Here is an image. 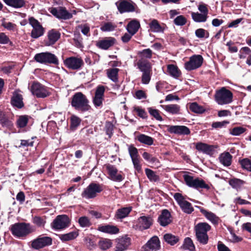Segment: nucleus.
I'll use <instances>...</instances> for the list:
<instances>
[{
  "label": "nucleus",
  "mask_w": 251,
  "mask_h": 251,
  "mask_svg": "<svg viewBox=\"0 0 251 251\" xmlns=\"http://www.w3.org/2000/svg\"><path fill=\"white\" fill-rule=\"evenodd\" d=\"M116 246L115 251H124L129 246L130 239L126 236L120 237L116 239Z\"/></svg>",
  "instance_id": "aec40b11"
},
{
  "label": "nucleus",
  "mask_w": 251,
  "mask_h": 251,
  "mask_svg": "<svg viewBox=\"0 0 251 251\" xmlns=\"http://www.w3.org/2000/svg\"><path fill=\"white\" fill-rule=\"evenodd\" d=\"M196 148L198 151H202L209 155L213 154L215 149V147L213 145H209L201 142L197 143Z\"/></svg>",
  "instance_id": "393cba45"
},
{
  "label": "nucleus",
  "mask_w": 251,
  "mask_h": 251,
  "mask_svg": "<svg viewBox=\"0 0 251 251\" xmlns=\"http://www.w3.org/2000/svg\"><path fill=\"white\" fill-rule=\"evenodd\" d=\"M167 69L169 74L175 78H177L180 75V72L176 66L169 65Z\"/></svg>",
  "instance_id": "a19ab883"
},
{
  "label": "nucleus",
  "mask_w": 251,
  "mask_h": 251,
  "mask_svg": "<svg viewBox=\"0 0 251 251\" xmlns=\"http://www.w3.org/2000/svg\"><path fill=\"white\" fill-rule=\"evenodd\" d=\"M160 106L166 111L172 114H179L180 109L179 105L175 104L161 105Z\"/></svg>",
  "instance_id": "7c9ffc66"
},
{
  "label": "nucleus",
  "mask_w": 251,
  "mask_h": 251,
  "mask_svg": "<svg viewBox=\"0 0 251 251\" xmlns=\"http://www.w3.org/2000/svg\"><path fill=\"white\" fill-rule=\"evenodd\" d=\"M183 176L186 184L190 187L197 189L204 188L208 190L210 189V186L202 179L198 178H194L193 176L186 174L184 175Z\"/></svg>",
  "instance_id": "423d86ee"
},
{
  "label": "nucleus",
  "mask_w": 251,
  "mask_h": 251,
  "mask_svg": "<svg viewBox=\"0 0 251 251\" xmlns=\"http://www.w3.org/2000/svg\"><path fill=\"white\" fill-rule=\"evenodd\" d=\"M88 102L85 96L81 92H78L73 96L71 104L76 110L86 111L90 108Z\"/></svg>",
  "instance_id": "7ed1b4c3"
},
{
  "label": "nucleus",
  "mask_w": 251,
  "mask_h": 251,
  "mask_svg": "<svg viewBox=\"0 0 251 251\" xmlns=\"http://www.w3.org/2000/svg\"><path fill=\"white\" fill-rule=\"evenodd\" d=\"M168 131L171 133L181 135H188L190 131L189 129L184 126H168Z\"/></svg>",
  "instance_id": "412c9836"
},
{
  "label": "nucleus",
  "mask_w": 251,
  "mask_h": 251,
  "mask_svg": "<svg viewBox=\"0 0 251 251\" xmlns=\"http://www.w3.org/2000/svg\"><path fill=\"white\" fill-rule=\"evenodd\" d=\"M140 27L139 22L135 20L130 22L127 25L126 29L128 32L135 34Z\"/></svg>",
  "instance_id": "473e14b6"
},
{
  "label": "nucleus",
  "mask_w": 251,
  "mask_h": 251,
  "mask_svg": "<svg viewBox=\"0 0 251 251\" xmlns=\"http://www.w3.org/2000/svg\"><path fill=\"white\" fill-rule=\"evenodd\" d=\"M33 222L38 226H44L45 224L46 221L42 217H40L39 216H35L33 218Z\"/></svg>",
  "instance_id": "052dcab7"
},
{
  "label": "nucleus",
  "mask_w": 251,
  "mask_h": 251,
  "mask_svg": "<svg viewBox=\"0 0 251 251\" xmlns=\"http://www.w3.org/2000/svg\"><path fill=\"white\" fill-rule=\"evenodd\" d=\"M203 60L201 55H194L185 63V68L188 71L195 70L201 66Z\"/></svg>",
  "instance_id": "f8f14e48"
},
{
  "label": "nucleus",
  "mask_w": 251,
  "mask_h": 251,
  "mask_svg": "<svg viewBox=\"0 0 251 251\" xmlns=\"http://www.w3.org/2000/svg\"><path fill=\"white\" fill-rule=\"evenodd\" d=\"M211 229V226L206 223H198L195 226L196 236L197 240L203 245H206L208 241L207 232Z\"/></svg>",
  "instance_id": "f03ea898"
},
{
  "label": "nucleus",
  "mask_w": 251,
  "mask_h": 251,
  "mask_svg": "<svg viewBox=\"0 0 251 251\" xmlns=\"http://www.w3.org/2000/svg\"><path fill=\"white\" fill-rule=\"evenodd\" d=\"M138 140L141 143L151 146L153 144V139L148 135L141 134L137 136Z\"/></svg>",
  "instance_id": "c9c22d12"
},
{
  "label": "nucleus",
  "mask_w": 251,
  "mask_h": 251,
  "mask_svg": "<svg viewBox=\"0 0 251 251\" xmlns=\"http://www.w3.org/2000/svg\"><path fill=\"white\" fill-rule=\"evenodd\" d=\"M52 241V239L50 237H39L32 242L31 246L34 249L39 250L51 245Z\"/></svg>",
  "instance_id": "4468645a"
},
{
  "label": "nucleus",
  "mask_w": 251,
  "mask_h": 251,
  "mask_svg": "<svg viewBox=\"0 0 251 251\" xmlns=\"http://www.w3.org/2000/svg\"><path fill=\"white\" fill-rule=\"evenodd\" d=\"M119 69L117 68H111L107 70L108 77L113 82L118 81V73Z\"/></svg>",
  "instance_id": "58836bf2"
},
{
  "label": "nucleus",
  "mask_w": 251,
  "mask_h": 251,
  "mask_svg": "<svg viewBox=\"0 0 251 251\" xmlns=\"http://www.w3.org/2000/svg\"><path fill=\"white\" fill-rule=\"evenodd\" d=\"M29 23L33 27L31 36L33 38H38L44 34V30L39 22L33 17L29 18Z\"/></svg>",
  "instance_id": "ddd939ff"
},
{
  "label": "nucleus",
  "mask_w": 251,
  "mask_h": 251,
  "mask_svg": "<svg viewBox=\"0 0 251 251\" xmlns=\"http://www.w3.org/2000/svg\"><path fill=\"white\" fill-rule=\"evenodd\" d=\"M5 3L14 8H21L25 4V0H3Z\"/></svg>",
  "instance_id": "4c0bfd02"
},
{
  "label": "nucleus",
  "mask_w": 251,
  "mask_h": 251,
  "mask_svg": "<svg viewBox=\"0 0 251 251\" xmlns=\"http://www.w3.org/2000/svg\"><path fill=\"white\" fill-rule=\"evenodd\" d=\"M251 54V50L248 47H243L240 50L239 57L240 58H245L246 55H249Z\"/></svg>",
  "instance_id": "13d9d810"
},
{
  "label": "nucleus",
  "mask_w": 251,
  "mask_h": 251,
  "mask_svg": "<svg viewBox=\"0 0 251 251\" xmlns=\"http://www.w3.org/2000/svg\"><path fill=\"white\" fill-rule=\"evenodd\" d=\"M32 93L38 98H45L49 96V93L47 89L39 83H33L31 88Z\"/></svg>",
  "instance_id": "f3484780"
},
{
  "label": "nucleus",
  "mask_w": 251,
  "mask_h": 251,
  "mask_svg": "<svg viewBox=\"0 0 251 251\" xmlns=\"http://www.w3.org/2000/svg\"><path fill=\"white\" fill-rule=\"evenodd\" d=\"M10 230L13 236L20 238L26 236L34 229L29 223H17L11 226Z\"/></svg>",
  "instance_id": "f257e3e1"
},
{
  "label": "nucleus",
  "mask_w": 251,
  "mask_h": 251,
  "mask_svg": "<svg viewBox=\"0 0 251 251\" xmlns=\"http://www.w3.org/2000/svg\"><path fill=\"white\" fill-rule=\"evenodd\" d=\"M115 40L112 37L106 38L97 42V46L103 50H107L112 46L115 43Z\"/></svg>",
  "instance_id": "bb28decb"
},
{
  "label": "nucleus",
  "mask_w": 251,
  "mask_h": 251,
  "mask_svg": "<svg viewBox=\"0 0 251 251\" xmlns=\"http://www.w3.org/2000/svg\"><path fill=\"white\" fill-rule=\"evenodd\" d=\"M174 22L176 25L182 26L186 24V19L182 15L178 16L174 19Z\"/></svg>",
  "instance_id": "4d7b16f0"
},
{
  "label": "nucleus",
  "mask_w": 251,
  "mask_h": 251,
  "mask_svg": "<svg viewBox=\"0 0 251 251\" xmlns=\"http://www.w3.org/2000/svg\"><path fill=\"white\" fill-rule=\"evenodd\" d=\"M78 223L80 226L82 227H89L91 225V223L88 217L82 216L79 218Z\"/></svg>",
  "instance_id": "8fccbe9b"
},
{
  "label": "nucleus",
  "mask_w": 251,
  "mask_h": 251,
  "mask_svg": "<svg viewBox=\"0 0 251 251\" xmlns=\"http://www.w3.org/2000/svg\"><path fill=\"white\" fill-rule=\"evenodd\" d=\"M151 80V72L143 73L142 82L143 83L148 84Z\"/></svg>",
  "instance_id": "69168bd1"
},
{
  "label": "nucleus",
  "mask_w": 251,
  "mask_h": 251,
  "mask_svg": "<svg viewBox=\"0 0 251 251\" xmlns=\"http://www.w3.org/2000/svg\"><path fill=\"white\" fill-rule=\"evenodd\" d=\"M50 12L58 19L67 20L71 18L72 15L63 7H52Z\"/></svg>",
  "instance_id": "2eb2a0df"
},
{
  "label": "nucleus",
  "mask_w": 251,
  "mask_h": 251,
  "mask_svg": "<svg viewBox=\"0 0 251 251\" xmlns=\"http://www.w3.org/2000/svg\"><path fill=\"white\" fill-rule=\"evenodd\" d=\"M174 198L184 213L191 214L194 211L191 203L186 201L181 194L176 193L174 194Z\"/></svg>",
  "instance_id": "9d476101"
},
{
  "label": "nucleus",
  "mask_w": 251,
  "mask_h": 251,
  "mask_svg": "<svg viewBox=\"0 0 251 251\" xmlns=\"http://www.w3.org/2000/svg\"><path fill=\"white\" fill-rule=\"evenodd\" d=\"M219 162L225 166H229L231 163V158H218Z\"/></svg>",
  "instance_id": "338daca9"
},
{
  "label": "nucleus",
  "mask_w": 251,
  "mask_h": 251,
  "mask_svg": "<svg viewBox=\"0 0 251 251\" xmlns=\"http://www.w3.org/2000/svg\"><path fill=\"white\" fill-rule=\"evenodd\" d=\"M139 54L142 57L141 59L144 58H151L152 56V52L150 49H145L139 52Z\"/></svg>",
  "instance_id": "bf43d9fd"
},
{
  "label": "nucleus",
  "mask_w": 251,
  "mask_h": 251,
  "mask_svg": "<svg viewBox=\"0 0 251 251\" xmlns=\"http://www.w3.org/2000/svg\"><path fill=\"white\" fill-rule=\"evenodd\" d=\"M99 245L101 250H106L111 247L112 242L110 239H104L100 240L99 243Z\"/></svg>",
  "instance_id": "a18cd8bd"
},
{
  "label": "nucleus",
  "mask_w": 251,
  "mask_h": 251,
  "mask_svg": "<svg viewBox=\"0 0 251 251\" xmlns=\"http://www.w3.org/2000/svg\"><path fill=\"white\" fill-rule=\"evenodd\" d=\"M229 184L233 188L238 189L245 184V181L239 178H233L229 179Z\"/></svg>",
  "instance_id": "ea45409f"
},
{
  "label": "nucleus",
  "mask_w": 251,
  "mask_h": 251,
  "mask_svg": "<svg viewBox=\"0 0 251 251\" xmlns=\"http://www.w3.org/2000/svg\"><path fill=\"white\" fill-rule=\"evenodd\" d=\"M28 122V118L26 116H21L19 117L17 121V123L19 127H25Z\"/></svg>",
  "instance_id": "5fc2aeb1"
},
{
  "label": "nucleus",
  "mask_w": 251,
  "mask_h": 251,
  "mask_svg": "<svg viewBox=\"0 0 251 251\" xmlns=\"http://www.w3.org/2000/svg\"><path fill=\"white\" fill-rule=\"evenodd\" d=\"M11 103L13 106L19 108H21L24 106L23 97L20 91L17 90L14 92L11 100Z\"/></svg>",
  "instance_id": "cd10ccee"
},
{
  "label": "nucleus",
  "mask_w": 251,
  "mask_h": 251,
  "mask_svg": "<svg viewBox=\"0 0 251 251\" xmlns=\"http://www.w3.org/2000/svg\"><path fill=\"white\" fill-rule=\"evenodd\" d=\"M149 165L152 168H157L160 166L161 164L157 158H145Z\"/></svg>",
  "instance_id": "3c124183"
},
{
  "label": "nucleus",
  "mask_w": 251,
  "mask_h": 251,
  "mask_svg": "<svg viewBox=\"0 0 251 251\" xmlns=\"http://www.w3.org/2000/svg\"><path fill=\"white\" fill-rule=\"evenodd\" d=\"M70 224L71 220L67 215H60L53 220L50 226L55 230H62L68 227Z\"/></svg>",
  "instance_id": "39448f33"
},
{
  "label": "nucleus",
  "mask_w": 251,
  "mask_h": 251,
  "mask_svg": "<svg viewBox=\"0 0 251 251\" xmlns=\"http://www.w3.org/2000/svg\"><path fill=\"white\" fill-rule=\"evenodd\" d=\"M115 4L120 13L133 12L136 6L131 0H119Z\"/></svg>",
  "instance_id": "9b49d317"
},
{
  "label": "nucleus",
  "mask_w": 251,
  "mask_h": 251,
  "mask_svg": "<svg viewBox=\"0 0 251 251\" xmlns=\"http://www.w3.org/2000/svg\"><path fill=\"white\" fill-rule=\"evenodd\" d=\"M242 167L248 171L251 172V159L245 158L240 161Z\"/></svg>",
  "instance_id": "09e8293b"
},
{
  "label": "nucleus",
  "mask_w": 251,
  "mask_h": 251,
  "mask_svg": "<svg viewBox=\"0 0 251 251\" xmlns=\"http://www.w3.org/2000/svg\"><path fill=\"white\" fill-rule=\"evenodd\" d=\"M164 240L169 244L173 246L179 241V237L171 233H166L164 235Z\"/></svg>",
  "instance_id": "f704fd0d"
},
{
  "label": "nucleus",
  "mask_w": 251,
  "mask_h": 251,
  "mask_svg": "<svg viewBox=\"0 0 251 251\" xmlns=\"http://www.w3.org/2000/svg\"><path fill=\"white\" fill-rule=\"evenodd\" d=\"M99 231L109 234H116L119 232V228L112 225H100L98 227Z\"/></svg>",
  "instance_id": "b1692460"
},
{
  "label": "nucleus",
  "mask_w": 251,
  "mask_h": 251,
  "mask_svg": "<svg viewBox=\"0 0 251 251\" xmlns=\"http://www.w3.org/2000/svg\"><path fill=\"white\" fill-rule=\"evenodd\" d=\"M105 88L103 86H98L96 89L93 103L96 106H100L102 104L103 100Z\"/></svg>",
  "instance_id": "6ab92c4d"
},
{
  "label": "nucleus",
  "mask_w": 251,
  "mask_h": 251,
  "mask_svg": "<svg viewBox=\"0 0 251 251\" xmlns=\"http://www.w3.org/2000/svg\"><path fill=\"white\" fill-rule=\"evenodd\" d=\"M160 248V241L157 236L151 237L143 247L145 251H157Z\"/></svg>",
  "instance_id": "dca6fc26"
},
{
  "label": "nucleus",
  "mask_w": 251,
  "mask_h": 251,
  "mask_svg": "<svg viewBox=\"0 0 251 251\" xmlns=\"http://www.w3.org/2000/svg\"><path fill=\"white\" fill-rule=\"evenodd\" d=\"M246 131V129L241 126H236L230 129L229 133L233 136H239Z\"/></svg>",
  "instance_id": "de8ad7c7"
},
{
  "label": "nucleus",
  "mask_w": 251,
  "mask_h": 251,
  "mask_svg": "<svg viewBox=\"0 0 251 251\" xmlns=\"http://www.w3.org/2000/svg\"><path fill=\"white\" fill-rule=\"evenodd\" d=\"M65 65L72 70L79 69L83 64V61L79 58L70 57L64 60Z\"/></svg>",
  "instance_id": "a211bd4d"
},
{
  "label": "nucleus",
  "mask_w": 251,
  "mask_h": 251,
  "mask_svg": "<svg viewBox=\"0 0 251 251\" xmlns=\"http://www.w3.org/2000/svg\"><path fill=\"white\" fill-rule=\"evenodd\" d=\"M108 178L111 180L115 182H121L124 178V175L122 171H119L116 167L114 165L106 164L104 165Z\"/></svg>",
  "instance_id": "0eeeda50"
},
{
  "label": "nucleus",
  "mask_w": 251,
  "mask_h": 251,
  "mask_svg": "<svg viewBox=\"0 0 251 251\" xmlns=\"http://www.w3.org/2000/svg\"><path fill=\"white\" fill-rule=\"evenodd\" d=\"M148 111L150 114L154 117L157 120L161 121L162 118L160 115L159 112L157 110L153 109L152 108H149Z\"/></svg>",
  "instance_id": "680f3d73"
},
{
  "label": "nucleus",
  "mask_w": 251,
  "mask_h": 251,
  "mask_svg": "<svg viewBox=\"0 0 251 251\" xmlns=\"http://www.w3.org/2000/svg\"><path fill=\"white\" fill-rule=\"evenodd\" d=\"M146 174L148 178L151 181L156 182L159 180V176L156 175L155 173L151 169H146L145 170Z\"/></svg>",
  "instance_id": "c03bdc74"
},
{
  "label": "nucleus",
  "mask_w": 251,
  "mask_h": 251,
  "mask_svg": "<svg viewBox=\"0 0 251 251\" xmlns=\"http://www.w3.org/2000/svg\"><path fill=\"white\" fill-rule=\"evenodd\" d=\"M183 247L184 249L189 250L190 251H194L195 250L193 242L189 237H187L184 239Z\"/></svg>",
  "instance_id": "37998d69"
},
{
  "label": "nucleus",
  "mask_w": 251,
  "mask_h": 251,
  "mask_svg": "<svg viewBox=\"0 0 251 251\" xmlns=\"http://www.w3.org/2000/svg\"><path fill=\"white\" fill-rule=\"evenodd\" d=\"M215 100L218 104L224 105L230 103L232 101V93L225 87L217 91L215 94Z\"/></svg>",
  "instance_id": "20e7f679"
},
{
  "label": "nucleus",
  "mask_w": 251,
  "mask_h": 251,
  "mask_svg": "<svg viewBox=\"0 0 251 251\" xmlns=\"http://www.w3.org/2000/svg\"><path fill=\"white\" fill-rule=\"evenodd\" d=\"M71 128L75 129L79 125L81 120L78 117L73 116L71 117Z\"/></svg>",
  "instance_id": "6e6d98bb"
},
{
  "label": "nucleus",
  "mask_w": 251,
  "mask_h": 251,
  "mask_svg": "<svg viewBox=\"0 0 251 251\" xmlns=\"http://www.w3.org/2000/svg\"><path fill=\"white\" fill-rule=\"evenodd\" d=\"M76 29L81 30V32L87 36H90V27L87 24H81L76 27Z\"/></svg>",
  "instance_id": "603ef678"
},
{
  "label": "nucleus",
  "mask_w": 251,
  "mask_h": 251,
  "mask_svg": "<svg viewBox=\"0 0 251 251\" xmlns=\"http://www.w3.org/2000/svg\"><path fill=\"white\" fill-rule=\"evenodd\" d=\"M138 68L143 73L151 72V66L147 60L141 59L137 62Z\"/></svg>",
  "instance_id": "c756f323"
},
{
  "label": "nucleus",
  "mask_w": 251,
  "mask_h": 251,
  "mask_svg": "<svg viewBox=\"0 0 251 251\" xmlns=\"http://www.w3.org/2000/svg\"><path fill=\"white\" fill-rule=\"evenodd\" d=\"M137 222L139 228L143 230L150 227L152 224L153 220L150 216H143L138 219Z\"/></svg>",
  "instance_id": "5701e85b"
},
{
  "label": "nucleus",
  "mask_w": 251,
  "mask_h": 251,
  "mask_svg": "<svg viewBox=\"0 0 251 251\" xmlns=\"http://www.w3.org/2000/svg\"><path fill=\"white\" fill-rule=\"evenodd\" d=\"M192 17L193 20L196 22H204L206 21L207 16L198 12H192Z\"/></svg>",
  "instance_id": "79ce46f5"
},
{
  "label": "nucleus",
  "mask_w": 251,
  "mask_h": 251,
  "mask_svg": "<svg viewBox=\"0 0 251 251\" xmlns=\"http://www.w3.org/2000/svg\"><path fill=\"white\" fill-rule=\"evenodd\" d=\"M150 30L153 32H162L164 30V28L159 24L158 22L155 19L152 20L149 24Z\"/></svg>",
  "instance_id": "72a5a7b5"
},
{
  "label": "nucleus",
  "mask_w": 251,
  "mask_h": 251,
  "mask_svg": "<svg viewBox=\"0 0 251 251\" xmlns=\"http://www.w3.org/2000/svg\"><path fill=\"white\" fill-rule=\"evenodd\" d=\"M34 59L41 63H50L58 64V60L55 55L50 52H46L36 54Z\"/></svg>",
  "instance_id": "1a4fd4ad"
},
{
  "label": "nucleus",
  "mask_w": 251,
  "mask_h": 251,
  "mask_svg": "<svg viewBox=\"0 0 251 251\" xmlns=\"http://www.w3.org/2000/svg\"><path fill=\"white\" fill-rule=\"evenodd\" d=\"M103 190L102 186L98 183H91L83 191L81 196L86 199L95 198L98 193Z\"/></svg>",
  "instance_id": "6e6552de"
},
{
  "label": "nucleus",
  "mask_w": 251,
  "mask_h": 251,
  "mask_svg": "<svg viewBox=\"0 0 251 251\" xmlns=\"http://www.w3.org/2000/svg\"><path fill=\"white\" fill-rule=\"evenodd\" d=\"M0 123L3 126L9 125V121L2 112H0Z\"/></svg>",
  "instance_id": "774afa93"
},
{
  "label": "nucleus",
  "mask_w": 251,
  "mask_h": 251,
  "mask_svg": "<svg viewBox=\"0 0 251 251\" xmlns=\"http://www.w3.org/2000/svg\"><path fill=\"white\" fill-rule=\"evenodd\" d=\"M116 27V25L112 23H106L101 26L100 29L103 31H113Z\"/></svg>",
  "instance_id": "864d4df0"
},
{
  "label": "nucleus",
  "mask_w": 251,
  "mask_h": 251,
  "mask_svg": "<svg viewBox=\"0 0 251 251\" xmlns=\"http://www.w3.org/2000/svg\"><path fill=\"white\" fill-rule=\"evenodd\" d=\"M78 234L76 231H72L59 235L60 239L63 242L69 241L76 238Z\"/></svg>",
  "instance_id": "e433bc0d"
},
{
  "label": "nucleus",
  "mask_w": 251,
  "mask_h": 251,
  "mask_svg": "<svg viewBox=\"0 0 251 251\" xmlns=\"http://www.w3.org/2000/svg\"><path fill=\"white\" fill-rule=\"evenodd\" d=\"M200 211L213 224L215 225H218L220 219L214 213L212 212L207 211L202 208L200 209Z\"/></svg>",
  "instance_id": "c85d7f7f"
},
{
  "label": "nucleus",
  "mask_w": 251,
  "mask_h": 251,
  "mask_svg": "<svg viewBox=\"0 0 251 251\" xmlns=\"http://www.w3.org/2000/svg\"><path fill=\"white\" fill-rule=\"evenodd\" d=\"M189 108L191 111L196 113H202L205 111L202 106L199 105L196 102L190 104Z\"/></svg>",
  "instance_id": "49530a36"
},
{
  "label": "nucleus",
  "mask_w": 251,
  "mask_h": 251,
  "mask_svg": "<svg viewBox=\"0 0 251 251\" xmlns=\"http://www.w3.org/2000/svg\"><path fill=\"white\" fill-rule=\"evenodd\" d=\"M132 210L131 207H123L118 209L115 214V218L117 219H122L128 216Z\"/></svg>",
  "instance_id": "2f4dec72"
},
{
  "label": "nucleus",
  "mask_w": 251,
  "mask_h": 251,
  "mask_svg": "<svg viewBox=\"0 0 251 251\" xmlns=\"http://www.w3.org/2000/svg\"><path fill=\"white\" fill-rule=\"evenodd\" d=\"M172 221L171 213L167 209L163 210L158 218V223L162 226H168Z\"/></svg>",
  "instance_id": "4be33fe9"
},
{
  "label": "nucleus",
  "mask_w": 251,
  "mask_h": 251,
  "mask_svg": "<svg viewBox=\"0 0 251 251\" xmlns=\"http://www.w3.org/2000/svg\"><path fill=\"white\" fill-rule=\"evenodd\" d=\"M11 43L9 37L3 32H0V44H7Z\"/></svg>",
  "instance_id": "0e129e2a"
},
{
  "label": "nucleus",
  "mask_w": 251,
  "mask_h": 251,
  "mask_svg": "<svg viewBox=\"0 0 251 251\" xmlns=\"http://www.w3.org/2000/svg\"><path fill=\"white\" fill-rule=\"evenodd\" d=\"M134 111L136 112L137 115L143 119L147 117V113L145 110L139 107H135L134 108Z\"/></svg>",
  "instance_id": "e2e57ef3"
},
{
  "label": "nucleus",
  "mask_w": 251,
  "mask_h": 251,
  "mask_svg": "<svg viewBox=\"0 0 251 251\" xmlns=\"http://www.w3.org/2000/svg\"><path fill=\"white\" fill-rule=\"evenodd\" d=\"M60 34L56 30L52 29L48 32V40L46 41L45 45L49 46L54 44L60 38Z\"/></svg>",
  "instance_id": "a878e982"
}]
</instances>
